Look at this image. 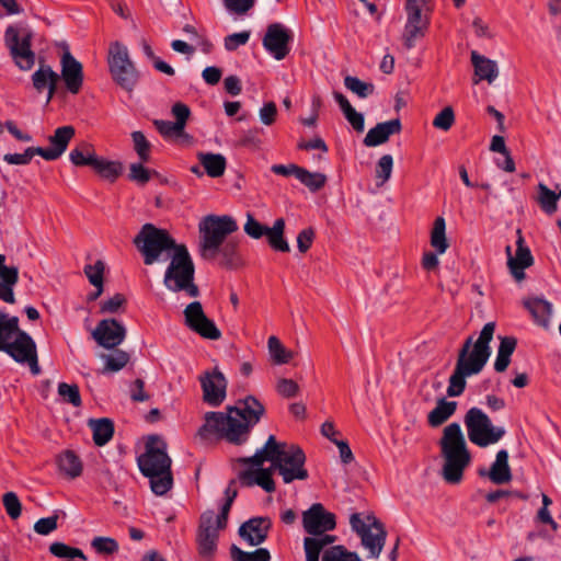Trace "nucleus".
I'll return each mask as SVG.
<instances>
[{
	"label": "nucleus",
	"mask_w": 561,
	"mask_h": 561,
	"mask_svg": "<svg viewBox=\"0 0 561 561\" xmlns=\"http://www.w3.org/2000/svg\"><path fill=\"white\" fill-rule=\"evenodd\" d=\"M226 410V413L207 412L198 435H217L234 445L244 444L251 428L260 422L265 412L263 404L252 396L239 400L236 405L227 407Z\"/></svg>",
	"instance_id": "f257e3e1"
},
{
	"label": "nucleus",
	"mask_w": 561,
	"mask_h": 561,
	"mask_svg": "<svg viewBox=\"0 0 561 561\" xmlns=\"http://www.w3.org/2000/svg\"><path fill=\"white\" fill-rule=\"evenodd\" d=\"M495 331V323L488 322L477 340L468 336L458 352L455 369L449 377L447 396L459 397L463 393L467 377L480 374L491 356L490 343Z\"/></svg>",
	"instance_id": "f03ea898"
},
{
	"label": "nucleus",
	"mask_w": 561,
	"mask_h": 561,
	"mask_svg": "<svg viewBox=\"0 0 561 561\" xmlns=\"http://www.w3.org/2000/svg\"><path fill=\"white\" fill-rule=\"evenodd\" d=\"M265 461L271 462L272 468L278 472L286 484L309 478L305 467L304 450L298 445L277 442L274 435H270L263 447L257 449L253 456L239 459V462L243 465L255 467L262 466Z\"/></svg>",
	"instance_id": "7ed1b4c3"
},
{
	"label": "nucleus",
	"mask_w": 561,
	"mask_h": 561,
	"mask_svg": "<svg viewBox=\"0 0 561 561\" xmlns=\"http://www.w3.org/2000/svg\"><path fill=\"white\" fill-rule=\"evenodd\" d=\"M141 473L149 478L151 491L156 495H164L173 485L171 458L167 453V444L157 435L149 436L146 450L137 459Z\"/></svg>",
	"instance_id": "20e7f679"
},
{
	"label": "nucleus",
	"mask_w": 561,
	"mask_h": 561,
	"mask_svg": "<svg viewBox=\"0 0 561 561\" xmlns=\"http://www.w3.org/2000/svg\"><path fill=\"white\" fill-rule=\"evenodd\" d=\"M438 444L444 459L442 478L449 484L460 483L465 469L471 462V455L459 423L448 424Z\"/></svg>",
	"instance_id": "39448f33"
},
{
	"label": "nucleus",
	"mask_w": 561,
	"mask_h": 561,
	"mask_svg": "<svg viewBox=\"0 0 561 561\" xmlns=\"http://www.w3.org/2000/svg\"><path fill=\"white\" fill-rule=\"evenodd\" d=\"M134 244L141 253L144 263L152 265L156 262L171 260L172 253L176 252L181 243H176L165 229L157 228L152 224H145L134 238Z\"/></svg>",
	"instance_id": "423d86ee"
},
{
	"label": "nucleus",
	"mask_w": 561,
	"mask_h": 561,
	"mask_svg": "<svg viewBox=\"0 0 561 561\" xmlns=\"http://www.w3.org/2000/svg\"><path fill=\"white\" fill-rule=\"evenodd\" d=\"M134 244L141 253L144 263L152 265L156 262L171 260L172 253L176 252L181 243H176L165 229L157 228L152 224H145L134 238Z\"/></svg>",
	"instance_id": "0eeeda50"
},
{
	"label": "nucleus",
	"mask_w": 561,
	"mask_h": 561,
	"mask_svg": "<svg viewBox=\"0 0 561 561\" xmlns=\"http://www.w3.org/2000/svg\"><path fill=\"white\" fill-rule=\"evenodd\" d=\"M238 230L237 221L228 215H207L198 224V252L202 259L214 261V253L229 234Z\"/></svg>",
	"instance_id": "6e6552de"
},
{
	"label": "nucleus",
	"mask_w": 561,
	"mask_h": 561,
	"mask_svg": "<svg viewBox=\"0 0 561 561\" xmlns=\"http://www.w3.org/2000/svg\"><path fill=\"white\" fill-rule=\"evenodd\" d=\"M195 266L185 244L181 243L172 253L164 273L163 284L173 291H185L190 297H197L199 289L194 283Z\"/></svg>",
	"instance_id": "1a4fd4ad"
},
{
	"label": "nucleus",
	"mask_w": 561,
	"mask_h": 561,
	"mask_svg": "<svg viewBox=\"0 0 561 561\" xmlns=\"http://www.w3.org/2000/svg\"><path fill=\"white\" fill-rule=\"evenodd\" d=\"M107 61L115 83L123 90L133 92L138 82L139 73L129 58L127 47L119 42L112 43L108 48Z\"/></svg>",
	"instance_id": "9d476101"
},
{
	"label": "nucleus",
	"mask_w": 561,
	"mask_h": 561,
	"mask_svg": "<svg viewBox=\"0 0 561 561\" xmlns=\"http://www.w3.org/2000/svg\"><path fill=\"white\" fill-rule=\"evenodd\" d=\"M468 437L479 447L497 443L505 435L504 427L494 426L491 419L479 408H471L463 419Z\"/></svg>",
	"instance_id": "9b49d317"
},
{
	"label": "nucleus",
	"mask_w": 561,
	"mask_h": 561,
	"mask_svg": "<svg viewBox=\"0 0 561 561\" xmlns=\"http://www.w3.org/2000/svg\"><path fill=\"white\" fill-rule=\"evenodd\" d=\"M350 524L352 529L360 537L362 545L368 550V557L377 559L385 547L387 538L383 524L375 516H367L365 522L358 513L351 515Z\"/></svg>",
	"instance_id": "f8f14e48"
},
{
	"label": "nucleus",
	"mask_w": 561,
	"mask_h": 561,
	"mask_svg": "<svg viewBox=\"0 0 561 561\" xmlns=\"http://www.w3.org/2000/svg\"><path fill=\"white\" fill-rule=\"evenodd\" d=\"M32 32L27 31L20 38L16 27L10 25L4 33V43L15 66L22 71L31 70L35 65V53L32 50Z\"/></svg>",
	"instance_id": "ddd939ff"
},
{
	"label": "nucleus",
	"mask_w": 561,
	"mask_h": 561,
	"mask_svg": "<svg viewBox=\"0 0 561 561\" xmlns=\"http://www.w3.org/2000/svg\"><path fill=\"white\" fill-rule=\"evenodd\" d=\"M407 21L402 32V42L407 49H412L423 38L431 24L432 9H404Z\"/></svg>",
	"instance_id": "4468645a"
},
{
	"label": "nucleus",
	"mask_w": 561,
	"mask_h": 561,
	"mask_svg": "<svg viewBox=\"0 0 561 561\" xmlns=\"http://www.w3.org/2000/svg\"><path fill=\"white\" fill-rule=\"evenodd\" d=\"M4 348L0 351L9 354L18 363L28 364L33 375H38L41 369L37 362L36 345L33 339L24 331L16 333Z\"/></svg>",
	"instance_id": "2eb2a0df"
},
{
	"label": "nucleus",
	"mask_w": 561,
	"mask_h": 561,
	"mask_svg": "<svg viewBox=\"0 0 561 561\" xmlns=\"http://www.w3.org/2000/svg\"><path fill=\"white\" fill-rule=\"evenodd\" d=\"M226 527H219L217 515L214 511H206L201 515L197 531L198 552L203 558H211L217 549L219 530Z\"/></svg>",
	"instance_id": "dca6fc26"
},
{
	"label": "nucleus",
	"mask_w": 561,
	"mask_h": 561,
	"mask_svg": "<svg viewBox=\"0 0 561 561\" xmlns=\"http://www.w3.org/2000/svg\"><path fill=\"white\" fill-rule=\"evenodd\" d=\"M184 318L186 327L207 340H219L221 337L220 330L215 322L209 319L199 301H193L184 309Z\"/></svg>",
	"instance_id": "f3484780"
},
{
	"label": "nucleus",
	"mask_w": 561,
	"mask_h": 561,
	"mask_svg": "<svg viewBox=\"0 0 561 561\" xmlns=\"http://www.w3.org/2000/svg\"><path fill=\"white\" fill-rule=\"evenodd\" d=\"M302 526L312 537L325 536L327 531L336 526L335 515L328 512L321 503H314L302 513Z\"/></svg>",
	"instance_id": "a211bd4d"
},
{
	"label": "nucleus",
	"mask_w": 561,
	"mask_h": 561,
	"mask_svg": "<svg viewBox=\"0 0 561 561\" xmlns=\"http://www.w3.org/2000/svg\"><path fill=\"white\" fill-rule=\"evenodd\" d=\"M291 39V32L286 26L280 23H272L267 26L263 37V47L276 60H283L290 51Z\"/></svg>",
	"instance_id": "6ab92c4d"
},
{
	"label": "nucleus",
	"mask_w": 561,
	"mask_h": 561,
	"mask_svg": "<svg viewBox=\"0 0 561 561\" xmlns=\"http://www.w3.org/2000/svg\"><path fill=\"white\" fill-rule=\"evenodd\" d=\"M92 337L104 348H115L126 337V328L115 319H103L92 331Z\"/></svg>",
	"instance_id": "aec40b11"
},
{
	"label": "nucleus",
	"mask_w": 561,
	"mask_h": 561,
	"mask_svg": "<svg viewBox=\"0 0 561 561\" xmlns=\"http://www.w3.org/2000/svg\"><path fill=\"white\" fill-rule=\"evenodd\" d=\"M203 389V400L211 405L219 407L226 399L227 380L217 368L206 373L199 378Z\"/></svg>",
	"instance_id": "412c9836"
},
{
	"label": "nucleus",
	"mask_w": 561,
	"mask_h": 561,
	"mask_svg": "<svg viewBox=\"0 0 561 561\" xmlns=\"http://www.w3.org/2000/svg\"><path fill=\"white\" fill-rule=\"evenodd\" d=\"M60 78H62L66 89L71 94H78L83 84V67L69 51L68 48L64 51L60 59Z\"/></svg>",
	"instance_id": "4be33fe9"
},
{
	"label": "nucleus",
	"mask_w": 561,
	"mask_h": 561,
	"mask_svg": "<svg viewBox=\"0 0 561 561\" xmlns=\"http://www.w3.org/2000/svg\"><path fill=\"white\" fill-rule=\"evenodd\" d=\"M516 245L517 249L514 256L512 255V248L510 245L506 247L507 265L514 278L522 280L525 277L524 270L533 265L534 257L529 248L525 245V240L519 229L517 230Z\"/></svg>",
	"instance_id": "5701e85b"
},
{
	"label": "nucleus",
	"mask_w": 561,
	"mask_h": 561,
	"mask_svg": "<svg viewBox=\"0 0 561 561\" xmlns=\"http://www.w3.org/2000/svg\"><path fill=\"white\" fill-rule=\"evenodd\" d=\"M272 528V522L268 517H253L244 522L239 528V536L249 546H260L268 536Z\"/></svg>",
	"instance_id": "b1692460"
},
{
	"label": "nucleus",
	"mask_w": 561,
	"mask_h": 561,
	"mask_svg": "<svg viewBox=\"0 0 561 561\" xmlns=\"http://www.w3.org/2000/svg\"><path fill=\"white\" fill-rule=\"evenodd\" d=\"M75 133V128L70 125L58 127L49 137L50 146L48 148L39 147L38 156L47 161L57 160L66 151Z\"/></svg>",
	"instance_id": "393cba45"
},
{
	"label": "nucleus",
	"mask_w": 561,
	"mask_h": 561,
	"mask_svg": "<svg viewBox=\"0 0 561 561\" xmlns=\"http://www.w3.org/2000/svg\"><path fill=\"white\" fill-rule=\"evenodd\" d=\"M59 80L60 76L49 65L44 62L32 75V84L36 92L42 93L47 90V103L54 98Z\"/></svg>",
	"instance_id": "a878e982"
},
{
	"label": "nucleus",
	"mask_w": 561,
	"mask_h": 561,
	"mask_svg": "<svg viewBox=\"0 0 561 561\" xmlns=\"http://www.w3.org/2000/svg\"><path fill=\"white\" fill-rule=\"evenodd\" d=\"M401 128L402 126L399 118L378 123L368 130L363 142L366 147H377L388 141L390 136L399 134Z\"/></svg>",
	"instance_id": "bb28decb"
},
{
	"label": "nucleus",
	"mask_w": 561,
	"mask_h": 561,
	"mask_svg": "<svg viewBox=\"0 0 561 561\" xmlns=\"http://www.w3.org/2000/svg\"><path fill=\"white\" fill-rule=\"evenodd\" d=\"M274 468L257 467L254 470H244L239 473L240 482L245 486L259 485L265 492L272 493L275 491V482L272 478Z\"/></svg>",
	"instance_id": "cd10ccee"
},
{
	"label": "nucleus",
	"mask_w": 561,
	"mask_h": 561,
	"mask_svg": "<svg viewBox=\"0 0 561 561\" xmlns=\"http://www.w3.org/2000/svg\"><path fill=\"white\" fill-rule=\"evenodd\" d=\"M19 282V268L16 266H7L5 256L0 255V299L8 304H13V288Z\"/></svg>",
	"instance_id": "c85d7f7f"
},
{
	"label": "nucleus",
	"mask_w": 561,
	"mask_h": 561,
	"mask_svg": "<svg viewBox=\"0 0 561 561\" xmlns=\"http://www.w3.org/2000/svg\"><path fill=\"white\" fill-rule=\"evenodd\" d=\"M480 476H488L489 479L495 484L507 483L512 480V471L508 465V453L505 449L497 451L495 461L492 463L489 472L484 470L479 471Z\"/></svg>",
	"instance_id": "c756f323"
},
{
	"label": "nucleus",
	"mask_w": 561,
	"mask_h": 561,
	"mask_svg": "<svg viewBox=\"0 0 561 561\" xmlns=\"http://www.w3.org/2000/svg\"><path fill=\"white\" fill-rule=\"evenodd\" d=\"M471 62L474 68V75L478 77L476 83L480 80H486L492 83L499 76L496 61L480 55L478 51H471Z\"/></svg>",
	"instance_id": "7c9ffc66"
},
{
	"label": "nucleus",
	"mask_w": 561,
	"mask_h": 561,
	"mask_svg": "<svg viewBox=\"0 0 561 561\" xmlns=\"http://www.w3.org/2000/svg\"><path fill=\"white\" fill-rule=\"evenodd\" d=\"M153 125L165 140H181V142L187 144L192 140L185 128L176 122L154 119Z\"/></svg>",
	"instance_id": "2f4dec72"
},
{
	"label": "nucleus",
	"mask_w": 561,
	"mask_h": 561,
	"mask_svg": "<svg viewBox=\"0 0 561 561\" xmlns=\"http://www.w3.org/2000/svg\"><path fill=\"white\" fill-rule=\"evenodd\" d=\"M197 158L199 163L205 169L207 175L210 178H219L224 175L227 161L222 154L213 152H198Z\"/></svg>",
	"instance_id": "473e14b6"
},
{
	"label": "nucleus",
	"mask_w": 561,
	"mask_h": 561,
	"mask_svg": "<svg viewBox=\"0 0 561 561\" xmlns=\"http://www.w3.org/2000/svg\"><path fill=\"white\" fill-rule=\"evenodd\" d=\"M456 410V401H447L445 398L438 399L436 407L427 415V422L432 427H437L453 416Z\"/></svg>",
	"instance_id": "72a5a7b5"
},
{
	"label": "nucleus",
	"mask_w": 561,
	"mask_h": 561,
	"mask_svg": "<svg viewBox=\"0 0 561 561\" xmlns=\"http://www.w3.org/2000/svg\"><path fill=\"white\" fill-rule=\"evenodd\" d=\"M525 307L531 313L534 320L541 327L548 328L552 312V306L545 299L530 298L525 301Z\"/></svg>",
	"instance_id": "f704fd0d"
},
{
	"label": "nucleus",
	"mask_w": 561,
	"mask_h": 561,
	"mask_svg": "<svg viewBox=\"0 0 561 561\" xmlns=\"http://www.w3.org/2000/svg\"><path fill=\"white\" fill-rule=\"evenodd\" d=\"M214 253V260L219 259V264L227 268H236L240 264L238 244L233 240H227L218 247Z\"/></svg>",
	"instance_id": "c9c22d12"
},
{
	"label": "nucleus",
	"mask_w": 561,
	"mask_h": 561,
	"mask_svg": "<svg viewBox=\"0 0 561 561\" xmlns=\"http://www.w3.org/2000/svg\"><path fill=\"white\" fill-rule=\"evenodd\" d=\"M89 426L93 432V442L96 446H104L114 435V423L107 419H91Z\"/></svg>",
	"instance_id": "e433bc0d"
},
{
	"label": "nucleus",
	"mask_w": 561,
	"mask_h": 561,
	"mask_svg": "<svg viewBox=\"0 0 561 561\" xmlns=\"http://www.w3.org/2000/svg\"><path fill=\"white\" fill-rule=\"evenodd\" d=\"M336 537L333 535H325L320 537H306L304 539V549L306 553V561H319L322 549L332 545Z\"/></svg>",
	"instance_id": "4c0bfd02"
},
{
	"label": "nucleus",
	"mask_w": 561,
	"mask_h": 561,
	"mask_svg": "<svg viewBox=\"0 0 561 561\" xmlns=\"http://www.w3.org/2000/svg\"><path fill=\"white\" fill-rule=\"evenodd\" d=\"M91 168L103 179L111 182L115 181L123 172V164L118 161H110L96 157Z\"/></svg>",
	"instance_id": "58836bf2"
},
{
	"label": "nucleus",
	"mask_w": 561,
	"mask_h": 561,
	"mask_svg": "<svg viewBox=\"0 0 561 561\" xmlns=\"http://www.w3.org/2000/svg\"><path fill=\"white\" fill-rule=\"evenodd\" d=\"M284 229H285V220L283 218H278L274 221L273 227H268L266 237L270 245L279 252H289L290 248L288 242L284 239Z\"/></svg>",
	"instance_id": "ea45409f"
},
{
	"label": "nucleus",
	"mask_w": 561,
	"mask_h": 561,
	"mask_svg": "<svg viewBox=\"0 0 561 561\" xmlns=\"http://www.w3.org/2000/svg\"><path fill=\"white\" fill-rule=\"evenodd\" d=\"M431 245L438 254H443L449 244L446 238V222L443 217H437L431 231Z\"/></svg>",
	"instance_id": "a19ab883"
},
{
	"label": "nucleus",
	"mask_w": 561,
	"mask_h": 561,
	"mask_svg": "<svg viewBox=\"0 0 561 561\" xmlns=\"http://www.w3.org/2000/svg\"><path fill=\"white\" fill-rule=\"evenodd\" d=\"M20 332L18 317L0 312V350Z\"/></svg>",
	"instance_id": "79ce46f5"
},
{
	"label": "nucleus",
	"mask_w": 561,
	"mask_h": 561,
	"mask_svg": "<svg viewBox=\"0 0 561 561\" xmlns=\"http://www.w3.org/2000/svg\"><path fill=\"white\" fill-rule=\"evenodd\" d=\"M60 471L70 478H77L82 472V462L79 457L71 450L65 451L58 459Z\"/></svg>",
	"instance_id": "37998d69"
},
{
	"label": "nucleus",
	"mask_w": 561,
	"mask_h": 561,
	"mask_svg": "<svg viewBox=\"0 0 561 561\" xmlns=\"http://www.w3.org/2000/svg\"><path fill=\"white\" fill-rule=\"evenodd\" d=\"M231 561H270L271 553L266 548H259L254 551L248 552L242 550L236 545L230 547Z\"/></svg>",
	"instance_id": "c03bdc74"
},
{
	"label": "nucleus",
	"mask_w": 561,
	"mask_h": 561,
	"mask_svg": "<svg viewBox=\"0 0 561 561\" xmlns=\"http://www.w3.org/2000/svg\"><path fill=\"white\" fill-rule=\"evenodd\" d=\"M538 192V202L542 210L547 214H553L558 208V201L561 197V190L559 193H556L551 191L547 185L539 183Z\"/></svg>",
	"instance_id": "a18cd8bd"
},
{
	"label": "nucleus",
	"mask_w": 561,
	"mask_h": 561,
	"mask_svg": "<svg viewBox=\"0 0 561 561\" xmlns=\"http://www.w3.org/2000/svg\"><path fill=\"white\" fill-rule=\"evenodd\" d=\"M267 347L271 358L276 365L287 364L293 358V353L286 350L282 342L274 335L268 337Z\"/></svg>",
	"instance_id": "49530a36"
},
{
	"label": "nucleus",
	"mask_w": 561,
	"mask_h": 561,
	"mask_svg": "<svg viewBox=\"0 0 561 561\" xmlns=\"http://www.w3.org/2000/svg\"><path fill=\"white\" fill-rule=\"evenodd\" d=\"M96 157L94 150L88 144L73 148L69 153V159L76 167H91Z\"/></svg>",
	"instance_id": "de8ad7c7"
},
{
	"label": "nucleus",
	"mask_w": 561,
	"mask_h": 561,
	"mask_svg": "<svg viewBox=\"0 0 561 561\" xmlns=\"http://www.w3.org/2000/svg\"><path fill=\"white\" fill-rule=\"evenodd\" d=\"M344 85L360 99H366L375 92V85L371 82L362 81L353 76H346L344 78Z\"/></svg>",
	"instance_id": "09e8293b"
},
{
	"label": "nucleus",
	"mask_w": 561,
	"mask_h": 561,
	"mask_svg": "<svg viewBox=\"0 0 561 561\" xmlns=\"http://www.w3.org/2000/svg\"><path fill=\"white\" fill-rule=\"evenodd\" d=\"M49 552L54 557L59 558V559L72 560L75 558H80V559L85 560V556L81 549L70 547V546H68L64 542H59V541L53 542L49 546Z\"/></svg>",
	"instance_id": "8fccbe9b"
},
{
	"label": "nucleus",
	"mask_w": 561,
	"mask_h": 561,
	"mask_svg": "<svg viewBox=\"0 0 561 561\" xmlns=\"http://www.w3.org/2000/svg\"><path fill=\"white\" fill-rule=\"evenodd\" d=\"M297 179L312 192L319 191L327 182V176L324 174L319 172L312 173L305 168L300 169L299 174H297Z\"/></svg>",
	"instance_id": "3c124183"
},
{
	"label": "nucleus",
	"mask_w": 561,
	"mask_h": 561,
	"mask_svg": "<svg viewBox=\"0 0 561 561\" xmlns=\"http://www.w3.org/2000/svg\"><path fill=\"white\" fill-rule=\"evenodd\" d=\"M322 561H360L356 552L346 550L344 546H333L323 552Z\"/></svg>",
	"instance_id": "603ef678"
},
{
	"label": "nucleus",
	"mask_w": 561,
	"mask_h": 561,
	"mask_svg": "<svg viewBox=\"0 0 561 561\" xmlns=\"http://www.w3.org/2000/svg\"><path fill=\"white\" fill-rule=\"evenodd\" d=\"M393 168V158L391 154H383L376 165L377 185L382 186L391 178Z\"/></svg>",
	"instance_id": "864d4df0"
},
{
	"label": "nucleus",
	"mask_w": 561,
	"mask_h": 561,
	"mask_svg": "<svg viewBox=\"0 0 561 561\" xmlns=\"http://www.w3.org/2000/svg\"><path fill=\"white\" fill-rule=\"evenodd\" d=\"M105 366L103 373L118 371L126 366L129 360L128 353L116 350L113 354L104 356Z\"/></svg>",
	"instance_id": "5fc2aeb1"
},
{
	"label": "nucleus",
	"mask_w": 561,
	"mask_h": 561,
	"mask_svg": "<svg viewBox=\"0 0 561 561\" xmlns=\"http://www.w3.org/2000/svg\"><path fill=\"white\" fill-rule=\"evenodd\" d=\"M134 149L141 162L150 160L151 144L147 140L142 131L136 130L131 133Z\"/></svg>",
	"instance_id": "6e6d98bb"
},
{
	"label": "nucleus",
	"mask_w": 561,
	"mask_h": 561,
	"mask_svg": "<svg viewBox=\"0 0 561 561\" xmlns=\"http://www.w3.org/2000/svg\"><path fill=\"white\" fill-rule=\"evenodd\" d=\"M233 482H231L226 491H225V495H226V501L225 503L222 504L221 508H220V513L217 515V524L219 527H226L227 526V522H228V515H229V512H230V508L232 506V503L234 501V499L237 497V489H234L232 486Z\"/></svg>",
	"instance_id": "4d7b16f0"
},
{
	"label": "nucleus",
	"mask_w": 561,
	"mask_h": 561,
	"mask_svg": "<svg viewBox=\"0 0 561 561\" xmlns=\"http://www.w3.org/2000/svg\"><path fill=\"white\" fill-rule=\"evenodd\" d=\"M58 394L65 402L70 403L76 408L80 407L82 403L79 387L75 383L69 385L60 382L58 385Z\"/></svg>",
	"instance_id": "13d9d810"
},
{
	"label": "nucleus",
	"mask_w": 561,
	"mask_h": 561,
	"mask_svg": "<svg viewBox=\"0 0 561 561\" xmlns=\"http://www.w3.org/2000/svg\"><path fill=\"white\" fill-rule=\"evenodd\" d=\"M91 547L100 554H114L118 551V543L111 537H95Z\"/></svg>",
	"instance_id": "bf43d9fd"
},
{
	"label": "nucleus",
	"mask_w": 561,
	"mask_h": 561,
	"mask_svg": "<svg viewBox=\"0 0 561 561\" xmlns=\"http://www.w3.org/2000/svg\"><path fill=\"white\" fill-rule=\"evenodd\" d=\"M455 123V113L451 106L444 107L433 119V126L447 131Z\"/></svg>",
	"instance_id": "052dcab7"
},
{
	"label": "nucleus",
	"mask_w": 561,
	"mask_h": 561,
	"mask_svg": "<svg viewBox=\"0 0 561 561\" xmlns=\"http://www.w3.org/2000/svg\"><path fill=\"white\" fill-rule=\"evenodd\" d=\"M2 503L7 514L12 518L16 519L21 516L22 504L14 492H7L3 494Z\"/></svg>",
	"instance_id": "680f3d73"
},
{
	"label": "nucleus",
	"mask_w": 561,
	"mask_h": 561,
	"mask_svg": "<svg viewBox=\"0 0 561 561\" xmlns=\"http://www.w3.org/2000/svg\"><path fill=\"white\" fill-rule=\"evenodd\" d=\"M39 147H28L23 153H7L3 160L9 164L25 165L31 162L35 154H38Z\"/></svg>",
	"instance_id": "e2e57ef3"
},
{
	"label": "nucleus",
	"mask_w": 561,
	"mask_h": 561,
	"mask_svg": "<svg viewBox=\"0 0 561 561\" xmlns=\"http://www.w3.org/2000/svg\"><path fill=\"white\" fill-rule=\"evenodd\" d=\"M105 265L102 261H96L93 265H87L84 267V273L89 279V282L94 287L103 286V274H104Z\"/></svg>",
	"instance_id": "0e129e2a"
},
{
	"label": "nucleus",
	"mask_w": 561,
	"mask_h": 561,
	"mask_svg": "<svg viewBox=\"0 0 561 561\" xmlns=\"http://www.w3.org/2000/svg\"><path fill=\"white\" fill-rule=\"evenodd\" d=\"M126 305V298L123 294H115L113 297L104 300L100 305L101 313H116Z\"/></svg>",
	"instance_id": "69168bd1"
},
{
	"label": "nucleus",
	"mask_w": 561,
	"mask_h": 561,
	"mask_svg": "<svg viewBox=\"0 0 561 561\" xmlns=\"http://www.w3.org/2000/svg\"><path fill=\"white\" fill-rule=\"evenodd\" d=\"M268 227L260 224L251 214L247 215L244 232L253 239H260L266 234Z\"/></svg>",
	"instance_id": "338daca9"
},
{
	"label": "nucleus",
	"mask_w": 561,
	"mask_h": 561,
	"mask_svg": "<svg viewBox=\"0 0 561 561\" xmlns=\"http://www.w3.org/2000/svg\"><path fill=\"white\" fill-rule=\"evenodd\" d=\"M276 390L284 398H294L299 392V386L293 379L280 378L276 383Z\"/></svg>",
	"instance_id": "774afa93"
}]
</instances>
